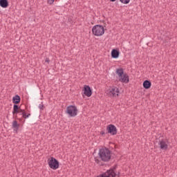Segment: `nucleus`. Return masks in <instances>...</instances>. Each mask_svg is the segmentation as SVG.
<instances>
[{
	"instance_id": "f257e3e1",
	"label": "nucleus",
	"mask_w": 177,
	"mask_h": 177,
	"mask_svg": "<svg viewBox=\"0 0 177 177\" xmlns=\"http://www.w3.org/2000/svg\"><path fill=\"white\" fill-rule=\"evenodd\" d=\"M100 158L104 162H109L111 160V151L107 148H102L99 151Z\"/></svg>"
},
{
	"instance_id": "f03ea898",
	"label": "nucleus",
	"mask_w": 177,
	"mask_h": 177,
	"mask_svg": "<svg viewBox=\"0 0 177 177\" xmlns=\"http://www.w3.org/2000/svg\"><path fill=\"white\" fill-rule=\"evenodd\" d=\"M105 93L109 97H118L120 88L115 86H112L106 90Z\"/></svg>"
},
{
	"instance_id": "7ed1b4c3",
	"label": "nucleus",
	"mask_w": 177,
	"mask_h": 177,
	"mask_svg": "<svg viewBox=\"0 0 177 177\" xmlns=\"http://www.w3.org/2000/svg\"><path fill=\"white\" fill-rule=\"evenodd\" d=\"M116 74L119 77L120 82H124V84H128V82H129V76L128 75V74L124 73V69H116Z\"/></svg>"
},
{
	"instance_id": "20e7f679",
	"label": "nucleus",
	"mask_w": 177,
	"mask_h": 177,
	"mask_svg": "<svg viewBox=\"0 0 177 177\" xmlns=\"http://www.w3.org/2000/svg\"><path fill=\"white\" fill-rule=\"evenodd\" d=\"M92 32L95 37H102L104 34V28L101 25H95L92 28Z\"/></svg>"
},
{
	"instance_id": "39448f33",
	"label": "nucleus",
	"mask_w": 177,
	"mask_h": 177,
	"mask_svg": "<svg viewBox=\"0 0 177 177\" xmlns=\"http://www.w3.org/2000/svg\"><path fill=\"white\" fill-rule=\"evenodd\" d=\"M19 113H21L23 118H28V117L31 115L30 113L27 115V113H26V111L24 109H21L17 104H14L12 114L15 115V114H19Z\"/></svg>"
},
{
	"instance_id": "423d86ee",
	"label": "nucleus",
	"mask_w": 177,
	"mask_h": 177,
	"mask_svg": "<svg viewBox=\"0 0 177 177\" xmlns=\"http://www.w3.org/2000/svg\"><path fill=\"white\" fill-rule=\"evenodd\" d=\"M47 162L51 169L56 170L59 168V160L53 157H50Z\"/></svg>"
},
{
	"instance_id": "0eeeda50",
	"label": "nucleus",
	"mask_w": 177,
	"mask_h": 177,
	"mask_svg": "<svg viewBox=\"0 0 177 177\" xmlns=\"http://www.w3.org/2000/svg\"><path fill=\"white\" fill-rule=\"evenodd\" d=\"M66 113L69 117H75L78 114V109L74 105H70L66 108Z\"/></svg>"
},
{
	"instance_id": "6e6552de",
	"label": "nucleus",
	"mask_w": 177,
	"mask_h": 177,
	"mask_svg": "<svg viewBox=\"0 0 177 177\" xmlns=\"http://www.w3.org/2000/svg\"><path fill=\"white\" fill-rule=\"evenodd\" d=\"M169 141L167 138L162 139L159 141V146L161 150H167Z\"/></svg>"
},
{
	"instance_id": "1a4fd4ad",
	"label": "nucleus",
	"mask_w": 177,
	"mask_h": 177,
	"mask_svg": "<svg viewBox=\"0 0 177 177\" xmlns=\"http://www.w3.org/2000/svg\"><path fill=\"white\" fill-rule=\"evenodd\" d=\"M82 91L84 92V95L87 96V97H91L92 96V89L91 88V86L84 85Z\"/></svg>"
},
{
	"instance_id": "9d476101",
	"label": "nucleus",
	"mask_w": 177,
	"mask_h": 177,
	"mask_svg": "<svg viewBox=\"0 0 177 177\" xmlns=\"http://www.w3.org/2000/svg\"><path fill=\"white\" fill-rule=\"evenodd\" d=\"M106 130L108 133H111V135H117V127H115V126L113 124H109L106 127Z\"/></svg>"
},
{
	"instance_id": "9b49d317",
	"label": "nucleus",
	"mask_w": 177,
	"mask_h": 177,
	"mask_svg": "<svg viewBox=\"0 0 177 177\" xmlns=\"http://www.w3.org/2000/svg\"><path fill=\"white\" fill-rule=\"evenodd\" d=\"M119 56H120V51H118V50H116V49L112 50L111 57H113V59H118Z\"/></svg>"
},
{
	"instance_id": "f8f14e48",
	"label": "nucleus",
	"mask_w": 177,
	"mask_h": 177,
	"mask_svg": "<svg viewBox=\"0 0 177 177\" xmlns=\"http://www.w3.org/2000/svg\"><path fill=\"white\" fill-rule=\"evenodd\" d=\"M143 86L145 89H150L151 87V82L149 80H145L143 82Z\"/></svg>"
},
{
	"instance_id": "ddd939ff",
	"label": "nucleus",
	"mask_w": 177,
	"mask_h": 177,
	"mask_svg": "<svg viewBox=\"0 0 177 177\" xmlns=\"http://www.w3.org/2000/svg\"><path fill=\"white\" fill-rule=\"evenodd\" d=\"M12 103H14L15 104H19V103H20V96H19V95L13 97Z\"/></svg>"
},
{
	"instance_id": "4468645a",
	"label": "nucleus",
	"mask_w": 177,
	"mask_h": 177,
	"mask_svg": "<svg viewBox=\"0 0 177 177\" xmlns=\"http://www.w3.org/2000/svg\"><path fill=\"white\" fill-rule=\"evenodd\" d=\"M8 0H0V6L1 8H8Z\"/></svg>"
},
{
	"instance_id": "2eb2a0df",
	"label": "nucleus",
	"mask_w": 177,
	"mask_h": 177,
	"mask_svg": "<svg viewBox=\"0 0 177 177\" xmlns=\"http://www.w3.org/2000/svg\"><path fill=\"white\" fill-rule=\"evenodd\" d=\"M20 127V124L17 123V121L15 120L12 122V127L16 128V129H19V127Z\"/></svg>"
},
{
	"instance_id": "dca6fc26",
	"label": "nucleus",
	"mask_w": 177,
	"mask_h": 177,
	"mask_svg": "<svg viewBox=\"0 0 177 177\" xmlns=\"http://www.w3.org/2000/svg\"><path fill=\"white\" fill-rule=\"evenodd\" d=\"M120 1L122 3H124V5H127V4H128L129 2L131 1V0H120Z\"/></svg>"
},
{
	"instance_id": "f3484780",
	"label": "nucleus",
	"mask_w": 177,
	"mask_h": 177,
	"mask_svg": "<svg viewBox=\"0 0 177 177\" xmlns=\"http://www.w3.org/2000/svg\"><path fill=\"white\" fill-rule=\"evenodd\" d=\"M95 162L96 164H98V165H102V162L97 158H95Z\"/></svg>"
},
{
	"instance_id": "a211bd4d",
	"label": "nucleus",
	"mask_w": 177,
	"mask_h": 177,
	"mask_svg": "<svg viewBox=\"0 0 177 177\" xmlns=\"http://www.w3.org/2000/svg\"><path fill=\"white\" fill-rule=\"evenodd\" d=\"M47 2L49 5H53L55 0H47Z\"/></svg>"
},
{
	"instance_id": "6ab92c4d",
	"label": "nucleus",
	"mask_w": 177,
	"mask_h": 177,
	"mask_svg": "<svg viewBox=\"0 0 177 177\" xmlns=\"http://www.w3.org/2000/svg\"><path fill=\"white\" fill-rule=\"evenodd\" d=\"M45 62L49 64V63L50 62V60L49 59V58H46Z\"/></svg>"
},
{
	"instance_id": "aec40b11",
	"label": "nucleus",
	"mask_w": 177,
	"mask_h": 177,
	"mask_svg": "<svg viewBox=\"0 0 177 177\" xmlns=\"http://www.w3.org/2000/svg\"><path fill=\"white\" fill-rule=\"evenodd\" d=\"M39 109H40V110H44V105L40 104V105L39 106Z\"/></svg>"
},
{
	"instance_id": "412c9836",
	"label": "nucleus",
	"mask_w": 177,
	"mask_h": 177,
	"mask_svg": "<svg viewBox=\"0 0 177 177\" xmlns=\"http://www.w3.org/2000/svg\"><path fill=\"white\" fill-rule=\"evenodd\" d=\"M100 134H101V135H104V131H101V132H100Z\"/></svg>"
},
{
	"instance_id": "4be33fe9",
	"label": "nucleus",
	"mask_w": 177,
	"mask_h": 177,
	"mask_svg": "<svg viewBox=\"0 0 177 177\" xmlns=\"http://www.w3.org/2000/svg\"><path fill=\"white\" fill-rule=\"evenodd\" d=\"M111 2H115V0H110Z\"/></svg>"
}]
</instances>
